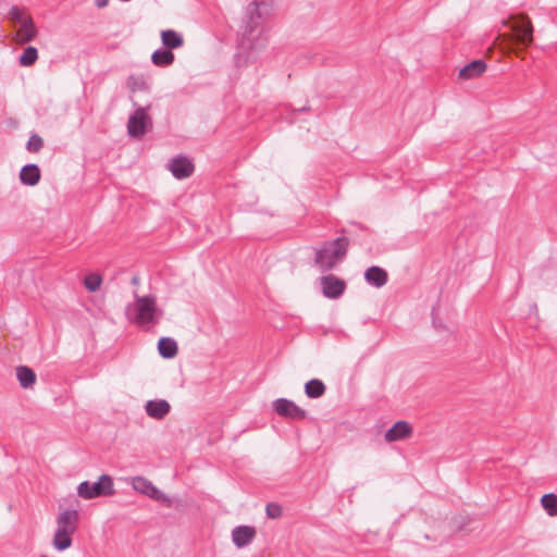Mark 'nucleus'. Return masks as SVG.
<instances>
[{"instance_id":"obj_9","label":"nucleus","mask_w":557,"mask_h":557,"mask_svg":"<svg viewBox=\"0 0 557 557\" xmlns=\"http://www.w3.org/2000/svg\"><path fill=\"white\" fill-rule=\"evenodd\" d=\"M321 285L324 297L329 299L339 298L346 289V282L334 274L322 276Z\"/></svg>"},{"instance_id":"obj_2","label":"nucleus","mask_w":557,"mask_h":557,"mask_svg":"<svg viewBox=\"0 0 557 557\" xmlns=\"http://www.w3.org/2000/svg\"><path fill=\"white\" fill-rule=\"evenodd\" d=\"M135 301L125 307L126 319L136 325L145 326L158 324L163 311L157 307L156 297L151 295L139 296L134 293Z\"/></svg>"},{"instance_id":"obj_20","label":"nucleus","mask_w":557,"mask_h":557,"mask_svg":"<svg viewBox=\"0 0 557 557\" xmlns=\"http://www.w3.org/2000/svg\"><path fill=\"white\" fill-rule=\"evenodd\" d=\"M177 343L171 337H161L158 341L159 355L164 359H171L177 355Z\"/></svg>"},{"instance_id":"obj_23","label":"nucleus","mask_w":557,"mask_h":557,"mask_svg":"<svg viewBox=\"0 0 557 557\" xmlns=\"http://www.w3.org/2000/svg\"><path fill=\"white\" fill-rule=\"evenodd\" d=\"M325 391V384L319 379H311L305 384V394L308 398H320Z\"/></svg>"},{"instance_id":"obj_37","label":"nucleus","mask_w":557,"mask_h":557,"mask_svg":"<svg viewBox=\"0 0 557 557\" xmlns=\"http://www.w3.org/2000/svg\"><path fill=\"white\" fill-rule=\"evenodd\" d=\"M338 233L344 234V233H346V230H345V228H342L341 231H338Z\"/></svg>"},{"instance_id":"obj_25","label":"nucleus","mask_w":557,"mask_h":557,"mask_svg":"<svg viewBox=\"0 0 557 557\" xmlns=\"http://www.w3.org/2000/svg\"><path fill=\"white\" fill-rule=\"evenodd\" d=\"M541 505L548 516H557V495L554 493L544 494L541 498Z\"/></svg>"},{"instance_id":"obj_12","label":"nucleus","mask_w":557,"mask_h":557,"mask_svg":"<svg viewBox=\"0 0 557 557\" xmlns=\"http://www.w3.org/2000/svg\"><path fill=\"white\" fill-rule=\"evenodd\" d=\"M257 532L253 527L238 525L232 531V541L238 548L247 546L256 536Z\"/></svg>"},{"instance_id":"obj_31","label":"nucleus","mask_w":557,"mask_h":557,"mask_svg":"<svg viewBox=\"0 0 557 557\" xmlns=\"http://www.w3.org/2000/svg\"><path fill=\"white\" fill-rule=\"evenodd\" d=\"M131 89L134 91L136 89L143 90L146 88V82L143 77H136L134 75H131L128 77Z\"/></svg>"},{"instance_id":"obj_17","label":"nucleus","mask_w":557,"mask_h":557,"mask_svg":"<svg viewBox=\"0 0 557 557\" xmlns=\"http://www.w3.org/2000/svg\"><path fill=\"white\" fill-rule=\"evenodd\" d=\"M485 70L486 63L483 60H473L460 69L459 77L462 79L475 78L482 75Z\"/></svg>"},{"instance_id":"obj_1","label":"nucleus","mask_w":557,"mask_h":557,"mask_svg":"<svg viewBox=\"0 0 557 557\" xmlns=\"http://www.w3.org/2000/svg\"><path fill=\"white\" fill-rule=\"evenodd\" d=\"M271 8L272 0H253L248 4L239 41V47L243 50H259L265 46L267 40L262 37V24L270 14Z\"/></svg>"},{"instance_id":"obj_27","label":"nucleus","mask_w":557,"mask_h":557,"mask_svg":"<svg viewBox=\"0 0 557 557\" xmlns=\"http://www.w3.org/2000/svg\"><path fill=\"white\" fill-rule=\"evenodd\" d=\"M102 283V277L98 273H90L84 277V286L88 292H97Z\"/></svg>"},{"instance_id":"obj_11","label":"nucleus","mask_w":557,"mask_h":557,"mask_svg":"<svg viewBox=\"0 0 557 557\" xmlns=\"http://www.w3.org/2000/svg\"><path fill=\"white\" fill-rule=\"evenodd\" d=\"M412 426L405 420L396 421L384 434L387 443L406 440L412 434Z\"/></svg>"},{"instance_id":"obj_33","label":"nucleus","mask_w":557,"mask_h":557,"mask_svg":"<svg viewBox=\"0 0 557 557\" xmlns=\"http://www.w3.org/2000/svg\"><path fill=\"white\" fill-rule=\"evenodd\" d=\"M109 3V0H95V5L99 9L106 8Z\"/></svg>"},{"instance_id":"obj_35","label":"nucleus","mask_w":557,"mask_h":557,"mask_svg":"<svg viewBox=\"0 0 557 557\" xmlns=\"http://www.w3.org/2000/svg\"><path fill=\"white\" fill-rule=\"evenodd\" d=\"M350 224L354 225V226H357L360 230H366V227L362 224H360V223L351 222Z\"/></svg>"},{"instance_id":"obj_6","label":"nucleus","mask_w":557,"mask_h":557,"mask_svg":"<svg viewBox=\"0 0 557 557\" xmlns=\"http://www.w3.org/2000/svg\"><path fill=\"white\" fill-rule=\"evenodd\" d=\"M151 104H148L147 107H138L129 116L127 122V133L131 137L140 138L147 133L148 127L152 126V120L147 113V110H149Z\"/></svg>"},{"instance_id":"obj_3","label":"nucleus","mask_w":557,"mask_h":557,"mask_svg":"<svg viewBox=\"0 0 557 557\" xmlns=\"http://www.w3.org/2000/svg\"><path fill=\"white\" fill-rule=\"evenodd\" d=\"M349 244V238L344 235L338 236L333 240L325 242L315 250V265L322 272L332 270L338 261L346 257Z\"/></svg>"},{"instance_id":"obj_7","label":"nucleus","mask_w":557,"mask_h":557,"mask_svg":"<svg viewBox=\"0 0 557 557\" xmlns=\"http://www.w3.org/2000/svg\"><path fill=\"white\" fill-rule=\"evenodd\" d=\"M132 486L136 492H139L153 500L160 502L166 507L172 506V499L145 476H134L132 479Z\"/></svg>"},{"instance_id":"obj_10","label":"nucleus","mask_w":557,"mask_h":557,"mask_svg":"<svg viewBox=\"0 0 557 557\" xmlns=\"http://www.w3.org/2000/svg\"><path fill=\"white\" fill-rule=\"evenodd\" d=\"M169 170L175 178L184 180L193 174L195 166L187 157L178 156L170 161Z\"/></svg>"},{"instance_id":"obj_19","label":"nucleus","mask_w":557,"mask_h":557,"mask_svg":"<svg viewBox=\"0 0 557 557\" xmlns=\"http://www.w3.org/2000/svg\"><path fill=\"white\" fill-rule=\"evenodd\" d=\"M74 532H70L66 530L58 529L54 532V536L52 540L53 547L63 552L72 546V535Z\"/></svg>"},{"instance_id":"obj_5","label":"nucleus","mask_w":557,"mask_h":557,"mask_svg":"<svg viewBox=\"0 0 557 557\" xmlns=\"http://www.w3.org/2000/svg\"><path fill=\"white\" fill-rule=\"evenodd\" d=\"M510 28L513 41L517 45L528 47L533 42V26L524 14H518L510 18Z\"/></svg>"},{"instance_id":"obj_8","label":"nucleus","mask_w":557,"mask_h":557,"mask_svg":"<svg viewBox=\"0 0 557 557\" xmlns=\"http://www.w3.org/2000/svg\"><path fill=\"white\" fill-rule=\"evenodd\" d=\"M274 411L283 418L304 420L307 417L306 410L287 398H277L273 401Z\"/></svg>"},{"instance_id":"obj_22","label":"nucleus","mask_w":557,"mask_h":557,"mask_svg":"<svg viewBox=\"0 0 557 557\" xmlns=\"http://www.w3.org/2000/svg\"><path fill=\"white\" fill-rule=\"evenodd\" d=\"M174 60H175L174 53L172 52V50H169L166 48L157 49L151 54V62L156 66H160V67H166V66L172 65Z\"/></svg>"},{"instance_id":"obj_24","label":"nucleus","mask_w":557,"mask_h":557,"mask_svg":"<svg viewBox=\"0 0 557 557\" xmlns=\"http://www.w3.org/2000/svg\"><path fill=\"white\" fill-rule=\"evenodd\" d=\"M37 30L32 17H27L22 22L18 30V37L23 42L32 41L36 37Z\"/></svg>"},{"instance_id":"obj_30","label":"nucleus","mask_w":557,"mask_h":557,"mask_svg":"<svg viewBox=\"0 0 557 557\" xmlns=\"http://www.w3.org/2000/svg\"><path fill=\"white\" fill-rule=\"evenodd\" d=\"M432 324H433V327L437 331V332H446L447 331V327L446 325L443 323V321L438 318V314H437V306H434L432 308Z\"/></svg>"},{"instance_id":"obj_15","label":"nucleus","mask_w":557,"mask_h":557,"mask_svg":"<svg viewBox=\"0 0 557 557\" xmlns=\"http://www.w3.org/2000/svg\"><path fill=\"white\" fill-rule=\"evenodd\" d=\"M146 412L153 419H163L171 410L165 399L148 400L145 405Z\"/></svg>"},{"instance_id":"obj_18","label":"nucleus","mask_w":557,"mask_h":557,"mask_svg":"<svg viewBox=\"0 0 557 557\" xmlns=\"http://www.w3.org/2000/svg\"><path fill=\"white\" fill-rule=\"evenodd\" d=\"M161 41L164 48L169 50L181 48L184 45L183 36L173 29L162 30Z\"/></svg>"},{"instance_id":"obj_36","label":"nucleus","mask_w":557,"mask_h":557,"mask_svg":"<svg viewBox=\"0 0 557 557\" xmlns=\"http://www.w3.org/2000/svg\"><path fill=\"white\" fill-rule=\"evenodd\" d=\"M309 110V107H302L301 109H299V111H307Z\"/></svg>"},{"instance_id":"obj_4","label":"nucleus","mask_w":557,"mask_h":557,"mask_svg":"<svg viewBox=\"0 0 557 557\" xmlns=\"http://www.w3.org/2000/svg\"><path fill=\"white\" fill-rule=\"evenodd\" d=\"M115 493L113 479L101 474L96 482L83 481L77 486V495L83 499L112 496Z\"/></svg>"},{"instance_id":"obj_26","label":"nucleus","mask_w":557,"mask_h":557,"mask_svg":"<svg viewBox=\"0 0 557 557\" xmlns=\"http://www.w3.org/2000/svg\"><path fill=\"white\" fill-rule=\"evenodd\" d=\"M38 59V50L33 46H28L24 49L18 58L20 65L32 66Z\"/></svg>"},{"instance_id":"obj_16","label":"nucleus","mask_w":557,"mask_h":557,"mask_svg":"<svg viewBox=\"0 0 557 557\" xmlns=\"http://www.w3.org/2000/svg\"><path fill=\"white\" fill-rule=\"evenodd\" d=\"M77 522H78V511L73 510H64L62 511L58 518H57V528L74 532L77 529Z\"/></svg>"},{"instance_id":"obj_32","label":"nucleus","mask_w":557,"mask_h":557,"mask_svg":"<svg viewBox=\"0 0 557 557\" xmlns=\"http://www.w3.org/2000/svg\"><path fill=\"white\" fill-rule=\"evenodd\" d=\"M9 16L14 22L22 23L24 21L23 13H22L21 9L15 5L10 9Z\"/></svg>"},{"instance_id":"obj_13","label":"nucleus","mask_w":557,"mask_h":557,"mask_svg":"<svg viewBox=\"0 0 557 557\" xmlns=\"http://www.w3.org/2000/svg\"><path fill=\"white\" fill-rule=\"evenodd\" d=\"M18 178L25 186H36L41 178L40 168L35 163H27L21 168Z\"/></svg>"},{"instance_id":"obj_34","label":"nucleus","mask_w":557,"mask_h":557,"mask_svg":"<svg viewBox=\"0 0 557 557\" xmlns=\"http://www.w3.org/2000/svg\"><path fill=\"white\" fill-rule=\"evenodd\" d=\"M139 281H140V280H139V277H138L137 275H134V276L132 277V280H131V283H132L133 285H138V284H139Z\"/></svg>"},{"instance_id":"obj_29","label":"nucleus","mask_w":557,"mask_h":557,"mask_svg":"<svg viewBox=\"0 0 557 557\" xmlns=\"http://www.w3.org/2000/svg\"><path fill=\"white\" fill-rule=\"evenodd\" d=\"M265 513H267V517L270 519H277L282 516L283 508L277 503H269L265 506Z\"/></svg>"},{"instance_id":"obj_14","label":"nucleus","mask_w":557,"mask_h":557,"mask_svg":"<svg viewBox=\"0 0 557 557\" xmlns=\"http://www.w3.org/2000/svg\"><path fill=\"white\" fill-rule=\"evenodd\" d=\"M364 280L369 285L380 288L387 283L388 274L383 268L372 265L366 270Z\"/></svg>"},{"instance_id":"obj_28","label":"nucleus","mask_w":557,"mask_h":557,"mask_svg":"<svg viewBox=\"0 0 557 557\" xmlns=\"http://www.w3.org/2000/svg\"><path fill=\"white\" fill-rule=\"evenodd\" d=\"M44 147V139L36 133L32 134L26 143V150L29 152H39Z\"/></svg>"},{"instance_id":"obj_21","label":"nucleus","mask_w":557,"mask_h":557,"mask_svg":"<svg viewBox=\"0 0 557 557\" xmlns=\"http://www.w3.org/2000/svg\"><path fill=\"white\" fill-rule=\"evenodd\" d=\"M16 377L23 388H32L36 383V373L27 366H18L16 368Z\"/></svg>"}]
</instances>
